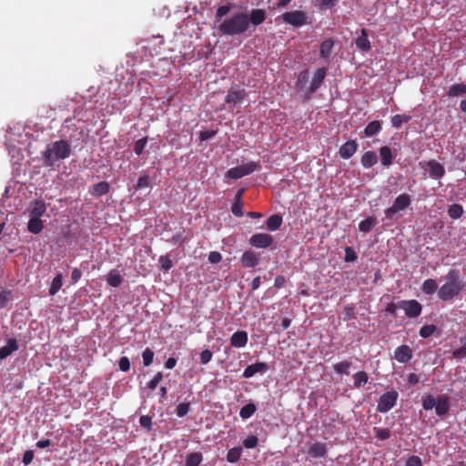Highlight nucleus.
Returning <instances> with one entry per match:
<instances>
[{
  "instance_id": "1",
  "label": "nucleus",
  "mask_w": 466,
  "mask_h": 466,
  "mask_svg": "<svg viewBox=\"0 0 466 466\" xmlns=\"http://www.w3.org/2000/svg\"><path fill=\"white\" fill-rule=\"evenodd\" d=\"M444 279L446 282L438 289V298L441 301L453 300L466 287V282L461 279V273L458 269H449Z\"/></svg>"
},
{
  "instance_id": "2",
  "label": "nucleus",
  "mask_w": 466,
  "mask_h": 466,
  "mask_svg": "<svg viewBox=\"0 0 466 466\" xmlns=\"http://www.w3.org/2000/svg\"><path fill=\"white\" fill-rule=\"evenodd\" d=\"M249 28L248 15L245 12H237L230 17L224 19L218 26V32L223 35H239Z\"/></svg>"
},
{
  "instance_id": "3",
  "label": "nucleus",
  "mask_w": 466,
  "mask_h": 466,
  "mask_svg": "<svg viewBox=\"0 0 466 466\" xmlns=\"http://www.w3.org/2000/svg\"><path fill=\"white\" fill-rule=\"evenodd\" d=\"M71 146L66 140H58L49 144L42 152L44 166L53 167L61 159H66L71 155Z\"/></svg>"
},
{
  "instance_id": "4",
  "label": "nucleus",
  "mask_w": 466,
  "mask_h": 466,
  "mask_svg": "<svg viewBox=\"0 0 466 466\" xmlns=\"http://www.w3.org/2000/svg\"><path fill=\"white\" fill-rule=\"evenodd\" d=\"M422 408L425 410H431L435 408V413L439 417L446 416L450 410L449 397L446 395H440L436 399L431 394H425L421 400Z\"/></svg>"
},
{
  "instance_id": "5",
  "label": "nucleus",
  "mask_w": 466,
  "mask_h": 466,
  "mask_svg": "<svg viewBox=\"0 0 466 466\" xmlns=\"http://www.w3.org/2000/svg\"><path fill=\"white\" fill-rule=\"evenodd\" d=\"M411 204V198L410 195L403 193L399 195L393 205L384 210L385 218L389 220L397 219V213L405 210Z\"/></svg>"
},
{
  "instance_id": "6",
  "label": "nucleus",
  "mask_w": 466,
  "mask_h": 466,
  "mask_svg": "<svg viewBox=\"0 0 466 466\" xmlns=\"http://www.w3.org/2000/svg\"><path fill=\"white\" fill-rule=\"evenodd\" d=\"M258 163L250 161L240 166L229 168L226 173V177L238 179L260 169Z\"/></svg>"
},
{
  "instance_id": "7",
  "label": "nucleus",
  "mask_w": 466,
  "mask_h": 466,
  "mask_svg": "<svg viewBox=\"0 0 466 466\" xmlns=\"http://www.w3.org/2000/svg\"><path fill=\"white\" fill-rule=\"evenodd\" d=\"M398 398L399 394L396 390L386 391L378 400L377 410L380 413L388 412L396 405Z\"/></svg>"
},
{
  "instance_id": "8",
  "label": "nucleus",
  "mask_w": 466,
  "mask_h": 466,
  "mask_svg": "<svg viewBox=\"0 0 466 466\" xmlns=\"http://www.w3.org/2000/svg\"><path fill=\"white\" fill-rule=\"evenodd\" d=\"M398 307L404 310L408 318H417L422 311L421 304L416 299L400 300L398 302Z\"/></svg>"
},
{
  "instance_id": "9",
  "label": "nucleus",
  "mask_w": 466,
  "mask_h": 466,
  "mask_svg": "<svg viewBox=\"0 0 466 466\" xmlns=\"http://www.w3.org/2000/svg\"><path fill=\"white\" fill-rule=\"evenodd\" d=\"M273 241V237L267 233H256L248 239L249 244L257 248H267L272 245Z\"/></svg>"
},
{
  "instance_id": "10",
  "label": "nucleus",
  "mask_w": 466,
  "mask_h": 466,
  "mask_svg": "<svg viewBox=\"0 0 466 466\" xmlns=\"http://www.w3.org/2000/svg\"><path fill=\"white\" fill-rule=\"evenodd\" d=\"M282 18L285 23L296 27L302 26L307 21L305 13L298 10L284 13Z\"/></svg>"
},
{
  "instance_id": "11",
  "label": "nucleus",
  "mask_w": 466,
  "mask_h": 466,
  "mask_svg": "<svg viewBox=\"0 0 466 466\" xmlns=\"http://www.w3.org/2000/svg\"><path fill=\"white\" fill-rule=\"evenodd\" d=\"M326 74H327L326 67H320L315 71L310 86H309L308 98H309L310 96L312 94H314L320 87L321 84L323 83V81L326 77Z\"/></svg>"
},
{
  "instance_id": "12",
  "label": "nucleus",
  "mask_w": 466,
  "mask_h": 466,
  "mask_svg": "<svg viewBox=\"0 0 466 466\" xmlns=\"http://www.w3.org/2000/svg\"><path fill=\"white\" fill-rule=\"evenodd\" d=\"M412 350L408 345H400L395 349L394 358L400 363H408L412 359Z\"/></svg>"
},
{
  "instance_id": "13",
  "label": "nucleus",
  "mask_w": 466,
  "mask_h": 466,
  "mask_svg": "<svg viewBox=\"0 0 466 466\" xmlns=\"http://www.w3.org/2000/svg\"><path fill=\"white\" fill-rule=\"evenodd\" d=\"M359 145L356 140H348L339 147V154L341 158H350L358 150Z\"/></svg>"
},
{
  "instance_id": "14",
  "label": "nucleus",
  "mask_w": 466,
  "mask_h": 466,
  "mask_svg": "<svg viewBox=\"0 0 466 466\" xmlns=\"http://www.w3.org/2000/svg\"><path fill=\"white\" fill-rule=\"evenodd\" d=\"M307 452L312 458H326L328 452L327 445L319 441L311 443Z\"/></svg>"
},
{
  "instance_id": "15",
  "label": "nucleus",
  "mask_w": 466,
  "mask_h": 466,
  "mask_svg": "<svg viewBox=\"0 0 466 466\" xmlns=\"http://www.w3.org/2000/svg\"><path fill=\"white\" fill-rule=\"evenodd\" d=\"M246 96L245 89L234 88L230 87L228 91V95L225 98V102L227 104H234L237 105L240 103Z\"/></svg>"
},
{
  "instance_id": "16",
  "label": "nucleus",
  "mask_w": 466,
  "mask_h": 466,
  "mask_svg": "<svg viewBox=\"0 0 466 466\" xmlns=\"http://www.w3.org/2000/svg\"><path fill=\"white\" fill-rule=\"evenodd\" d=\"M248 15L249 25L258 26L266 21L267 14L264 9H252Z\"/></svg>"
},
{
  "instance_id": "17",
  "label": "nucleus",
  "mask_w": 466,
  "mask_h": 466,
  "mask_svg": "<svg viewBox=\"0 0 466 466\" xmlns=\"http://www.w3.org/2000/svg\"><path fill=\"white\" fill-rule=\"evenodd\" d=\"M240 261L246 268H255L259 264V258L253 250H246L242 254Z\"/></svg>"
},
{
  "instance_id": "18",
  "label": "nucleus",
  "mask_w": 466,
  "mask_h": 466,
  "mask_svg": "<svg viewBox=\"0 0 466 466\" xmlns=\"http://www.w3.org/2000/svg\"><path fill=\"white\" fill-rule=\"evenodd\" d=\"M248 340V332L245 330H238L232 334L230 338V344L235 348H243L247 345Z\"/></svg>"
},
{
  "instance_id": "19",
  "label": "nucleus",
  "mask_w": 466,
  "mask_h": 466,
  "mask_svg": "<svg viewBox=\"0 0 466 466\" xmlns=\"http://www.w3.org/2000/svg\"><path fill=\"white\" fill-rule=\"evenodd\" d=\"M46 205L43 200H35L28 209L29 218H39L46 213Z\"/></svg>"
},
{
  "instance_id": "20",
  "label": "nucleus",
  "mask_w": 466,
  "mask_h": 466,
  "mask_svg": "<svg viewBox=\"0 0 466 466\" xmlns=\"http://www.w3.org/2000/svg\"><path fill=\"white\" fill-rule=\"evenodd\" d=\"M355 44L357 48L362 52H368L370 50L371 45L366 29H361L360 35L355 40Z\"/></svg>"
},
{
  "instance_id": "21",
  "label": "nucleus",
  "mask_w": 466,
  "mask_h": 466,
  "mask_svg": "<svg viewBox=\"0 0 466 466\" xmlns=\"http://www.w3.org/2000/svg\"><path fill=\"white\" fill-rule=\"evenodd\" d=\"M268 369V365L265 362H256L248 365L243 372V377L246 379L253 377L258 372L265 371Z\"/></svg>"
},
{
  "instance_id": "22",
  "label": "nucleus",
  "mask_w": 466,
  "mask_h": 466,
  "mask_svg": "<svg viewBox=\"0 0 466 466\" xmlns=\"http://www.w3.org/2000/svg\"><path fill=\"white\" fill-rule=\"evenodd\" d=\"M430 176L433 178H441L445 175L444 167L435 160L428 162Z\"/></svg>"
},
{
  "instance_id": "23",
  "label": "nucleus",
  "mask_w": 466,
  "mask_h": 466,
  "mask_svg": "<svg viewBox=\"0 0 466 466\" xmlns=\"http://www.w3.org/2000/svg\"><path fill=\"white\" fill-rule=\"evenodd\" d=\"M18 349V344L15 339H10L7 340L6 345L0 349V359L4 360L11 355L14 351Z\"/></svg>"
},
{
  "instance_id": "24",
  "label": "nucleus",
  "mask_w": 466,
  "mask_h": 466,
  "mask_svg": "<svg viewBox=\"0 0 466 466\" xmlns=\"http://www.w3.org/2000/svg\"><path fill=\"white\" fill-rule=\"evenodd\" d=\"M361 165L365 168H370L378 162L377 154L374 151H366L360 159Z\"/></svg>"
},
{
  "instance_id": "25",
  "label": "nucleus",
  "mask_w": 466,
  "mask_h": 466,
  "mask_svg": "<svg viewBox=\"0 0 466 466\" xmlns=\"http://www.w3.org/2000/svg\"><path fill=\"white\" fill-rule=\"evenodd\" d=\"M438 289L437 281L433 279H425L421 285V291L429 296L433 295L435 292L438 293Z\"/></svg>"
},
{
  "instance_id": "26",
  "label": "nucleus",
  "mask_w": 466,
  "mask_h": 466,
  "mask_svg": "<svg viewBox=\"0 0 466 466\" xmlns=\"http://www.w3.org/2000/svg\"><path fill=\"white\" fill-rule=\"evenodd\" d=\"M334 46V41L331 38L325 39L319 46V56L322 58L329 57Z\"/></svg>"
},
{
  "instance_id": "27",
  "label": "nucleus",
  "mask_w": 466,
  "mask_h": 466,
  "mask_svg": "<svg viewBox=\"0 0 466 466\" xmlns=\"http://www.w3.org/2000/svg\"><path fill=\"white\" fill-rule=\"evenodd\" d=\"M380 156L381 158V164L384 167H389L392 164V152L390 147L383 146L380 148Z\"/></svg>"
},
{
  "instance_id": "28",
  "label": "nucleus",
  "mask_w": 466,
  "mask_h": 466,
  "mask_svg": "<svg viewBox=\"0 0 466 466\" xmlns=\"http://www.w3.org/2000/svg\"><path fill=\"white\" fill-rule=\"evenodd\" d=\"M464 94H466V85L465 84L451 85L447 91V96L449 97L460 96Z\"/></svg>"
},
{
  "instance_id": "29",
  "label": "nucleus",
  "mask_w": 466,
  "mask_h": 466,
  "mask_svg": "<svg viewBox=\"0 0 466 466\" xmlns=\"http://www.w3.org/2000/svg\"><path fill=\"white\" fill-rule=\"evenodd\" d=\"M266 224H267V228L268 230L275 231L280 228V226L282 224V217L278 214L271 215L267 219Z\"/></svg>"
},
{
  "instance_id": "30",
  "label": "nucleus",
  "mask_w": 466,
  "mask_h": 466,
  "mask_svg": "<svg viewBox=\"0 0 466 466\" xmlns=\"http://www.w3.org/2000/svg\"><path fill=\"white\" fill-rule=\"evenodd\" d=\"M44 228L43 221L39 218H29L27 229L33 234H39Z\"/></svg>"
},
{
  "instance_id": "31",
  "label": "nucleus",
  "mask_w": 466,
  "mask_h": 466,
  "mask_svg": "<svg viewBox=\"0 0 466 466\" xmlns=\"http://www.w3.org/2000/svg\"><path fill=\"white\" fill-rule=\"evenodd\" d=\"M110 186L107 182L102 181L93 187L92 194L96 197H101L109 192Z\"/></svg>"
},
{
  "instance_id": "32",
  "label": "nucleus",
  "mask_w": 466,
  "mask_h": 466,
  "mask_svg": "<svg viewBox=\"0 0 466 466\" xmlns=\"http://www.w3.org/2000/svg\"><path fill=\"white\" fill-rule=\"evenodd\" d=\"M63 286V276L61 273H57L54 279L52 280L51 286L49 288V295H56Z\"/></svg>"
},
{
  "instance_id": "33",
  "label": "nucleus",
  "mask_w": 466,
  "mask_h": 466,
  "mask_svg": "<svg viewBox=\"0 0 466 466\" xmlns=\"http://www.w3.org/2000/svg\"><path fill=\"white\" fill-rule=\"evenodd\" d=\"M381 129V124L378 120H373L368 124V126L364 129V134L366 137H372L379 133Z\"/></svg>"
},
{
  "instance_id": "34",
  "label": "nucleus",
  "mask_w": 466,
  "mask_h": 466,
  "mask_svg": "<svg viewBox=\"0 0 466 466\" xmlns=\"http://www.w3.org/2000/svg\"><path fill=\"white\" fill-rule=\"evenodd\" d=\"M411 120V116L405 114H397L391 117V125L400 128L403 123H408Z\"/></svg>"
},
{
  "instance_id": "35",
  "label": "nucleus",
  "mask_w": 466,
  "mask_h": 466,
  "mask_svg": "<svg viewBox=\"0 0 466 466\" xmlns=\"http://www.w3.org/2000/svg\"><path fill=\"white\" fill-rule=\"evenodd\" d=\"M122 277L119 273L116 272L115 270H111L107 277H106V282L109 286L117 288L122 283Z\"/></svg>"
},
{
  "instance_id": "36",
  "label": "nucleus",
  "mask_w": 466,
  "mask_h": 466,
  "mask_svg": "<svg viewBox=\"0 0 466 466\" xmlns=\"http://www.w3.org/2000/svg\"><path fill=\"white\" fill-rule=\"evenodd\" d=\"M242 454V448L240 446H237L228 450L227 453V461L230 463H235L238 461L240 456Z\"/></svg>"
},
{
  "instance_id": "37",
  "label": "nucleus",
  "mask_w": 466,
  "mask_h": 466,
  "mask_svg": "<svg viewBox=\"0 0 466 466\" xmlns=\"http://www.w3.org/2000/svg\"><path fill=\"white\" fill-rule=\"evenodd\" d=\"M203 460L200 452H191L187 456L186 466H199Z\"/></svg>"
},
{
  "instance_id": "38",
  "label": "nucleus",
  "mask_w": 466,
  "mask_h": 466,
  "mask_svg": "<svg viewBox=\"0 0 466 466\" xmlns=\"http://www.w3.org/2000/svg\"><path fill=\"white\" fill-rule=\"evenodd\" d=\"M354 379V387L360 388L364 384H366L369 380V376L366 371H358L353 375Z\"/></svg>"
},
{
  "instance_id": "39",
  "label": "nucleus",
  "mask_w": 466,
  "mask_h": 466,
  "mask_svg": "<svg viewBox=\"0 0 466 466\" xmlns=\"http://www.w3.org/2000/svg\"><path fill=\"white\" fill-rule=\"evenodd\" d=\"M463 214V208L460 204H452L448 208V215L452 219L460 218Z\"/></svg>"
},
{
  "instance_id": "40",
  "label": "nucleus",
  "mask_w": 466,
  "mask_h": 466,
  "mask_svg": "<svg viewBox=\"0 0 466 466\" xmlns=\"http://www.w3.org/2000/svg\"><path fill=\"white\" fill-rule=\"evenodd\" d=\"M257 408L254 403H248L243 406L239 410V416L243 419L250 418L256 411Z\"/></svg>"
},
{
  "instance_id": "41",
  "label": "nucleus",
  "mask_w": 466,
  "mask_h": 466,
  "mask_svg": "<svg viewBox=\"0 0 466 466\" xmlns=\"http://www.w3.org/2000/svg\"><path fill=\"white\" fill-rule=\"evenodd\" d=\"M376 224V218L369 217L359 224V229L363 233H369Z\"/></svg>"
},
{
  "instance_id": "42",
  "label": "nucleus",
  "mask_w": 466,
  "mask_h": 466,
  "mask_svg": "<svg viewBox=\"0 0 466 466\" xmlns=\"http://www.w3.org/2000/svg\"><path fill=\"white\" fill-rule=\"evenodd\" d=\"M351 366V362L348 360L340 361L333 366L334 370L338 374H349L348 370Z\"/></svg>"
},
{
  "instance_id": "43",
  "label": "nucleus",
  "mask_w": 466,
  "mask_h": 466,
  "mask_svg": "<svg viewBox=\"0 0 466 466\" xmlns=\"http://www.w3.org/2000/svg\"><path fill=\"white\" fill-rule=\"evenodd\" d=\"M436 329H437V328L433 324L424 325L420 328L419 333H420V337L426 339V338L431 337L436 331Z\"/></svg>"
},
{
  "instance_id": "44",
  "label": "nucleus",
  "mask_w": 466,
  "mask_h": 466,
  "mask_svg": "<svg viewBox=\"0 0 466 466\" xmlns=\"http://www.w3.org/2000/svg\"><path fill=\"white\" fill-rule=\"evenodd\" d=\"M190 409L189 402H181L176 408V414L177 417L182 418L187 414Z\"/></svg>"
},
{
  "instance_id": "45",
  "label": "nucleus",
  "mask_w": 466,
  "mask_h": 466,
  "mask_svg": "<svg viewBox=\"0 0 466 466\" xmlns=\"http://www.w3.org/2000/svg\"><path fill=\"white\" fill-rule=\"evenodd\" d=\"M147 144V137H143V138H140L138 139L136 143H135V146H134V152L137 155V156H140L146 146Z\"/></svg>"
},
{
  "instance_id": "46",
  "label": "nucleus",
  "mask_w": 466,
  "mask_h": 466,
  "mask_svg": "<svg viewBox=\"0 0 466 466\" xmlns=\"http://www.w3.org/2000/svg\"><path fill=\"white\" fill-rule=\"evenodd\" d=\"M258 444V439L255 435H250L243 441V445L247 449H254Z\"/></svg>"
},
{
  "instance_id": "47",
  "label": "nucleus",
  "mask_w": 466,
  "mask_h": 466,
  "mask_svg": "<svg viewBox=\"0 0 466 466\" xmlns=\"http://www.w3.org/2000/svg\"><path fill=\"white\" fill-rule=\"evenodd\" d=\"M230 9H231V6L229 5H224L218 6V9L216 10L217 21L221 20L222 17L227 15L228 14V12L230 11Z\"/></svg>"
},
{
  "instance_id": "48",
  "label": "nucleus",
  "mask_w": 466,
  "mask_h": 466,
  "mask_svg": "<svg viewBox=\"0 0 466 466\" xmlns=\"http://www.w3.org/2000/svg\"><path fill=\"white\" fill-rule=\"evenodd\" d=\"M142 357H143V364L147 367V366L151 365V363L153 362L154 352L149 348H147L143 351Z\"/></svg>"
},
{
  "instance_id": "49",
  "label": "nucleus",
  "mask_w": 466,
  "mask_h": 466,
  "mask_svg": "<svg viewBox=\"0 0 466 466\" xmlns=\"http://www.w3.org/2000/svg\"><path fill=\"white\" fill-rule=\"evenodd\" d=\"M309 80V72L308 70H303L302 72H300V74L299 75V77H298V81H297V87L299 89H302L304 87V85L308 82Z\"/></svg>"
},
{
  "instance_id": "50",
  "label": "nucleus",
  "mask_w": 466,
  "mask_h": 466,
  "mask_svg": "<svg viewBox=\"0 0 466 466\" xmlns=\"http://www.w3.org/2000/svg\"><path fill=\"white\" fill-rule=\"evenodd\" d=\"M375 435L380 440H387L390 437V431L386 428H374Z\"/></svg>"
},
{
  "instance_id": "51",
  "label": "nucleus",
  "mask_w": 466,
  "mask_h": 466,
  "mask_svg": "<svg viewBox=\"0 0 466 466\" xmlns=\"http://www.w3.org/2000/svg\"><path fill=\"white\" fill-rule=\"evenodd\" d=\"M358 256L355 250L350 247L345 248V257L344 260L346 262H353L357 259Z\"/></svg>"
},
{
  "instance_id": "52",
  "label": "nucleus",
  "mask_w": 466,
  "mask_h": 466,
  "mask_svg": "<svg viewBox=\"0 0 466 466\" xmlns=\"http://www.w3.org/2000/svg\"><path fill=\"white\" fill-rule=\"evenodd\" d=\"M163 379V375H162V372H157L154 378L147 383V387L151 390H156V388L157 387V385L159 384V382L162 380Z\"/></svg>"
},
{
  "instance_id": "53",
  "label": "nucleus",
  "mask_w": 466,
  "mask_h": 466,
  "mask_svg": "<svg viewBox=\"0 0 466 466\" xmlns=\"http://www.w3.org/2000/svg\"><path fill=\"white\" fill-rule=\"evenodd\" d=\"M140 426L147 431H151L152 428V418L148 415H142L139 419Z\"/></svg>"
},
{
  "instance_id": "54",
  "label": "nucleus",
  "mask_w": 466,
  "mask_h": 466,
  "mask_svg": "<svg viewBox=\"0 0 466 466\" xmlns=\"http://www.w3.org/2000/svg\"><path fill=\"white\" fill-rule=\"evenodd\" d=\"M231 211L234 216L240 218L243 216V203L242 201L234 202L231 207Z\"/></svg>"
},
{
  "instance_id": "55",
  "label": "nucleus",
  "mask_w": 466,
  "mask_h": 466,
  "mask_svg": "<svg viewBox=\"0 0 466 466\" xmlns=\"http://www.w3.org/2000/svg\"><path fill=\"white\" fill-rule=\"evenodd\" d=\"M212 357H213V353L209 350H204L200 353L201 364H203V365L208 364L212 360Z\"/></svg>"
},
{
  "instance_id": "56",
  "label": "nucleus",
  "mask_w": 466,
  "mask_h": 466,
  "mask_svg": "<svg viewBox=\"0 0 466 466\" xmlns=\"http://www.w3.org/2000/svg\"><path fill=\"white\" fill-rule=\"evenodd\" d=\"M149 184V177L147 175L140 176L137 182V188L147 187Z\"/></svg>"
},
{
  "instance_id": "57",
  "label": "nucleus",
  "mask_w": 466,
  "mask_h": 466,
  "mask_svg": "<svg viewBox=\"0 0 466 466\" xmlns=\"http://www.w3.org/2000/svg\"><path fill=\"white\" fill-rule=\"evenodd\" d=\"M406 466H422V461L419 456L412 455L407 459Z\"/></svg>"
},
{
  "instance_id": "58",
  "label": "nucleus",
  "mask_w": 466,
  "mask_h": 466,
  "mask_svg": "<svg viewBox=\"0 0 466 466\" xmlns=\"http://www.w3.org/2000/svg\"><path fill=\"white\" fill-rule=\"evenodd\" d=\"M159 262L161 263V268L167 271L173 266L172 261L167 256H161L159 258Z\"/></svg>"
},
{
  "instance_id": "59",
  "label": "nucleus",
  "mask_w": 466,
  "mask_h": 466,
  "mask_svg": "<svg viewBox=\"0 0 466 466\" xmlns=\"http://www.w3.org/2000/svg\"><path fill=\"white\" fill-rule=\"evenodd\" d=\"M119 370L122 371H127L130 369V361L127 357H121L118 361Z\"/></svg>"
},
{
  "instance_id": "60",
  "label": "nucleus",
  "mask_w": 466,
  "mask_h": 466,
  "mask_svg": "<svg viewBox=\"0 0 466 466\" xmlns=\"http://www.w3.org/2000/svg\"><path fill=\"white\" fill-rule=\"evenodd\" d=\"M217 134L215 130H203L199 133V139L201 141H206L212 138Z\"/></svg>"
},
{
  "instance_id": "61",
  "label": "nucleus",
  "mask_w": 466,
  "mask_h": 466,
  "mask_svg": "<svg viewBox=\"0 0 466 466\" xmlns=\"http://www.w3.org/2000/svg\"><path fill=\"white\" fill-rule=\"evenodd\" d=\"M222 259V256L219 252L218 251H211L209 254H208V261L212 264H217L218 262H220Z\"/></svg>"
},
{
  "instance_id": "62",
  "label": "nucleus",
  "mask_w": 466,
  "mask_h": 466,
  "mask_svg": "<svg viewBox=\"0 0 466 466\" xmlns=\"http://www.w3.org/2000/svg\"><path fill=\"white\" fill-rule=\"evenodd\" d=\"M33 459H34V452H33V451L28 450L24 452L22 461L25 465H28L32 462Z\"/></svg>"
},
{
  "instance_id": "63",
  "label": "nucleus",
  "mask_w": 466,
  "mask_h": 466,
  "mask_svg": "<svg viewBox=\"0 0 466 466\" xmlns=\"http://www.w3.org/2000/svg\"><path fill=\"white\" fill-rule=\"evenodd\" d=\"M344 312H345V316L343 318L344 320L352 319L355 318V312H354L353 307L346 306L344 308Z\"/></svg>"
},
{
  "instance_id": "64",
  "label": "nucleus",
  "mask_w": 466,
  "mask_h": 466,
  "mask_svg": "<svg viewBox=\"0 0 466 466\" xmlns=\"http://www.w3.org/2000/svg\"><path fill=\"white\" fill-rule=\"evenodd\" d=\"M10 291H1L0 292V308H3L5 306L6 302L9 300L10 299Z\"/></svg>"
}]
</instances>
